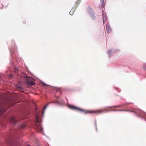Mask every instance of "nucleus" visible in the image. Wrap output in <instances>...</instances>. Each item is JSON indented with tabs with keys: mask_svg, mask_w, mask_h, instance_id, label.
Wrapping results in <instances>:
<instances>
[{
	"mask_svg": "<svg viewBox=\"0 0 146 146\" xmlns=\"http://www.w3.org/2000/svg\"><path fill=\"white\" fill-rule=\"evenodd\" d=\"M68 107L69 108L72 110L78 111L80 112L84 113L85 114L93 113L100 114L103 113L106 110L105 108H104L102 109H99L95 110H90L86 111L85 110L80 108L71 105H69Z\"/></svg>",
	"mask_w": 146,
	"mask_h": 146,
	"instance_id": "obj_1",
	"label": "nucleus"
},
{
	"mask_svg": "<svg viewBox=\"0 0 146 146\" xmlns=\"http://www.w3.org/2000/svg\"><path fill=\"white\" fill-rule=\"evenodd\" d=\"M36 126L39 132H41L43 130L41 124L39 122L38 118L37 117L36 118Z\"/></svg>",
	"mask_w": 146,
	"mask_h": 146,
	"instance_id": "obj_2",
	"label": "nucleus"
},
{
	"mask_svg": "<svg viewBox=\"0 0 146 146\" xmlns=\"http://www.w3.org/2000/svg\"><path fill=\"white\" fill-rule=\"evenodd\" d=\"M26 82L27 83L28 85L29 86L34 85L35 84V83L34 82L32 81H30L27 80Z\"/></svg>",
	"mask_w": 146,
	"mask_h": 146,
	"instance_id": "obj_3",
	"label": "nucleus"
},
{
	"mask_svg": "<svg viewBox=\"0 0 146 146\" xmlns=\"http://www.w3.org/2000/svg\"><path fill=\"white\" fill-rule=\"evenodd\" d=\"M106 30L108 33H110L111 32V29L109 25H106Z\"/></svg>",
	"mask_w": 146,
	"mask_h": 146,
	"instance_id": "obj_4",
	"label": "nucleus"
},
{
	"mask_svg": "<svg viewBox=\"0 0 146 146\" xmlns=\"http://www.w3.org/2000/svg\"><path fill=\"white\" fill-rule=\"evenodd\" d=\"M10 121L13 124H15L16 123V121L15 120V119L14 117H12L11 118Z\"/></svg>",
	"mask_w": 146,
	"mask_h": 146,
	"instance_id": "obj_5",
	"label": "nucleus"
},
{
	"mask_svg": "<svg viewBox=\"0 0 146 146\" xmlns=\"http://www.w3.org/2000/svg\"><path fill=\"white\" fill-rule=\"evenodd\" d=\"M104 0H100V4L101 5L102 7H104L105 5L104 4Z\"/></svg>",
	"mask_w": 146,
	"mask_h": 146,
	"instance_id": "obj_6",
	"label": "nucleus"
},
{
	"mask_svg": "<svg viewBox=\"0 0 146 146\" xmlns=\"http://www.w3.org/2000/svg\"><path fill=\"white\" fill-rule=\"evenodd\" d=\"M114 111H131V112H133L132 111H130L129 110H113Z\"/></svg>",
	"mask_w": 146,
	"mask_h": 146,
	"instance_id": "obj_7",
	"label": "nucleus"
},
{
	"mask_svg": "<svg viewBox=\"0 0 146 146\" xmlns=\"http://www.w3.org/2000/svg\"><path fill=\"white\" fill-rule=\"evenodd\" d=\"M74 12V11L73 9H72L69 12V14L72 15H73Z\"/></svg>",
	"mask_w": 146,
	"mask_h": 146,
	"instance_id": "obj_8",
	"label": "nucleus"
},
{
	"mask_svg": "<svg viewBox=\"0 0 146 146\" xmlns=\"http://www.w3.org/2000/svg\"><path fill=\"white\" fill-rule=\"evenodd\" d=\"M48 105H49V104H46L45 106H44V110L48 107Z\"/></svg>",
	"mask_w": 146,
	"mask_h": 146,
	"instance_id": "obj_9",
	"label": "nucleus"
},
{
	"mask_svg": "<svg viewBox=\"0 0 146 146\" xmlns=\"http://www.w3.org/2000/svg\"><path fill=\"white\" fill-rule=\"evenodd\" d=\"M48 105H49V104H46L45 106H44V110L48 107Z\"/></svg>",
	"mask_w": 146,
	"mask_h": 146,
	"instance_id": "obj_10",
	"label": "nucleus"
},
{
	"mask_svg": "<svg viewBox=\"0 0 146 146\" xmlns=\"http://www.w3.org/2000/svg\"><path fill=\"white\" fill-rule=\"evenodd\" d=\"M123 106V105H119V106H115L113 107H121Z\"/></svg>",
	"mask_w": 146,
	"mask_h": 146,
	"instance_id": "obj_11",
	"label": "nucleus"
},
{
	"mask_svg": "<svg viewBox=\"0 0 146 146\" xmlns=\"http://www.w3.org/2000/svg\"><path fill=\"white\" fill-rule=\"evenodd\" d=\"M104 17L103 16V22H106V18L105 19H104Z\"/></svg>",
	"mask_w": 146,
	"mask_h": 146,
	"instance_id": "obj_12",
	"label": "nucleus"
},
{
	"mask_svg": "<svg viewBox=\"0 0 146 146\" xmlns=\"http://www.w3.org/2000/svg\"><path fill=\"white\" fill-rule=\"evenodd\" d=\"M25 78H28V76L27 75H26L25 76Z\"/></svg>",
	"mask_w": 146,
	"mask_h": 146,
	"instance_id": "obj_13",
	"label": "nucleus"
},
{
	"mask_svg": "<svg viewBox=\"0 0 146 146\" xmlns=\"http://www.w3.org/2000/svg\"><path fill=\"white\" fill-rule=\"evenodd\" d=\"M132 104V103H130V102L128 103H127V104Z\"/></svg>",
	"mask_w": 146,
	"mask_h": 146,
	"instance_id": "obj_14",
	"label": "nucleus"
},
{
	"mask_svg": "<svg viewBox=\"0 0 146 146\" xmlns=\"http://www.w3.org/2000/svg\"><path fill=\"white\" fill-rule=\"evenodd\" d=\"M16 71H18V69L17 68H16Z\"/></svg>",
	"mask_w": 146,
	"mask_h": 146,
	"instance_id": "obj_15",
	"label": "nucleus"
},
{
	"mask_svg": "<svg viewBox=\"0 0 146 146\" xmlns=\"http://www.w3.org/2000/svg\"><path fill=\"white\" fill-rule=\"evenodd\" d=\"M46 85V84H44V85Z\"/></svg>",
	"mask_w": 146,
	"mask_h": 146,
	"instance_id": "obj_16",
	"label": "nucleus"
},
{
	"mask_svg": "<svg viewBox=\"0 0 146 146\" xmlns=\"http://www.w3.org/2000/svg\"><path fill=\"white\" fill-rule=\"evenodd\" d=\"M104 19H105V17L104 16Z\"/></svg>",
	"mask_w": 146,
	"mask_h": 146,
	"instance_id": "obj_17",
	"label": "nucleus"
}]
</instances>
